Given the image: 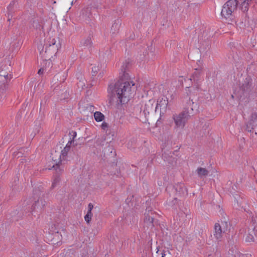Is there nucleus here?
I'll return each instance as SVG.
<instances>
[{
  "instance_id": "9d476101",
  "label": "nucleus",
  "mask_w": 257,
  "mask_h": 257,
  "mask_svg": "<svg viewBox=\"0 0 257 257\" xmlns=\"http://www.w3.org/2000/svg\"><path fill=\"white\" fill-rule=\"evenodd\" d=\"M168 104V100L167 98L163 96L162 98L158 99L156 106V110L160 109V113H164L167 110Z\"/></svg>"
},
{
  "instance_id": "f3484780",
  "label": "nucleus",
  "mask_w": 257,
  "mask_h": 257,
  "mask_svg": "<svg viewBox=\"0 0 257 257\" xmlns=\"http://www.w3.org/2000/svg\"><path fill=\"white\" fill-rule=\"evenodd\" d=\"M94 117L97 122L102 121L105 118L104 115L99 111H96L94 113Z\"/></svg>"
},
{
  "instance_id": "423d86ee",
  "label": "nucleus",
  "mask_w": 257,
  "mask_h": 257,
  "mask_svg": "<svg viewBox=\"0 0 257 257\" xmlns=\"http://www.w3.org/2000/svg\"><path fill=\"white\" fill-rule=\"evenodd\" d=\"M190 117L188 110H184L178 114H175L173 115V119L174 121L175 127L183 128Z\"/></svg>"
},
{
  "instance_id": "2f4dec72",
  "label": "nucleus",
  "mask_w": 257,
  "mask_h": 257,
  "mask_svg": "<svg viewBox=\"0 0 257 257\" xmlns=\"http://www.w3.org/2000/svg\"><path fill=\"white\" fill-rule=\"evenodd\" d=\"M189 105H190L191 104H194V102H192V100H189Z\"/></svg>"
},
{
  "instance_id": "c756f323",
  "label": "nucleus",
  "mask_w": 257,
  "mask_h": 257,
  "mask_svg": "<svg viewBox=\"0 0 257 257\" xmlns=\"http://www.w3.org/2000/svg\"><path fill=\"white\" fill-rule=\"evenodd\" d=\"M165 255L164 251L161 253V257H165Z\"/></svg>"
},
{
  "instance_id": "ddd939ff",
  "label": "nucleus",
  "mask_w": 257,
  "mask_h": 257,
  "mask_svg": "<svg viewBox=\"0 0 257 257\" xmlns=\"http://www.w3.org/2000/svg\"><path fill=\"white\" fill-rule=\"evenodd\" d=\"M120 25V20L117 19L115 20L110 29V33L111 34L112 36H114L118 33Z\"/></svg>"
},
{
  "instance_id": "5701e85b",
  "label": "nucleus",
  "mask_w": 257,
  "mask_h": 257,
  "mask_svg": "<svg viewBox=\"0 0 257 257\" xmlns=\"http://www.w3.org/2000/svg\"><path fill=\"white\" fill-rule=\"evenodd\" d=\"M251 221L255 226H257V213H255L254 215H253L251 217Z\"/></svg>"
},
{
  "instance_id": "6e6552de",
  "label": "nucleus",
  "mask_w": 257,
  "mask_h": 257,
  "mask_svg": "<svg viewBox=\"0 0 257 257\" xmlns=\"http://www.w3.org/2000/svg\"><path fill=\"white\" fill-rule=\"evenodd\" d=\"M154 212L151 210H147L145 213V217L144 220V227L145 228L152 229L154 225Z\"/></svg>"
},
{
  "instance_id": "393cba45",
  "label": "nucleus",
  "mask_w": 257,
  "mask_h": 257,
  "mask_svg": "<svg viewBox=\"0 0 257 257\" xmlns=\"http://www.w3.org/2000/svg\"><path fill=\"white\" fill-rule=\"evenodd\" d=\"M91 218L92 217L90 216H88V215H85V216H84V219H85V220L86 221V222H87V223H89L91 220Z\"/></svg>"
},
{
  "instance_id": "cd10ccee",
  "label": "nucleus",
  "mask_w": 257,
  "mask_h": 257,
  "mask_svg": "<svg viewBox=\"0 0 257 257\" xmlns=\"http://www.w3.org/2000/svg\"><path fill=\"white\" fill-rule=\"evenodd\" d=\"M59 180L58 179H56L54 181V182H53L52 185V187H54L56 186V183H57V182H59Z\"/></svg>"
},
{
  "instance_id": "4be33fe9",
  "label": "nucleus",
  "mask_w": 257,
  "mask_h": 257,
  "mask_svg": "<svg viewBox=\"0 0 257 257\" xmlns=\"http://www.w3.org/2000/svg\"><path fill=\"white\" fill-rule=\"evenodd\" d=\"M93 208V205L92 203H90L88 205V211L86 215H88V216L92 217L93 214L92 213V210Z\"/></svg>"
},
{
  "instance_id": "412c9836",
  "label": "nucleus",
  "mask_w": 257,
  "mask_h": 257,
  "mask_svg": "<svg viewBox=\"0 0 257 257\" xmlns=\"http://www.w3.org/2000/svg\"><path fill=\"white\" fill-rule=\"evenodd\" d=\"M91 43H92L91 40L89 38H87V39H86L85 40H84L82 42V45H84V46H86L87 47H90L91 45Z\"/></svg>"
},
{
  "instance_id": "9b49d317",
  "label": "nucleus",
  "mask_w": 257,
  "mask_h": 257,
  "mask_svg": "<svg viewBox=\"0 0 257 257\" xmlns=\"http://www.w3.org/2000/svg\"><path fill=\"white\" fill-rule=\"evenodd\" d=\"M245 240L247 242H251L255 240V238H257V226H250L247 232L246 233Z\"/></svg>"
},
{
  "instance_id": "473e14b6",
  "label": "nucleus",
  "mask_w": 257,
  "mask_h": 257,
  "mask_svg": "<svg viewBox=\"0 0 257 257\" xmlns=\"http://www.w3.org/2000/svg\"><path fill=\"white\" fill-rule=\"evenodd\" d=\"M12 3H11V4H10V5H9V7H8V9H9V8L12 6Z\"/></svg>"
},
{
  "instance_id": "72a5a7b5",
  "label": "nucleus",
  "mask_w": 257,
  "mask_h": 257,
  "mask_svg": "<svg viewBox=\"0 0 257 257\" xmlns=\"http://www.w3.org/2000/svg\"><path fill=\"white\" fill-rule=\"evenodd\" d=\"M191 110H193V108L192 107H191Z\"/></svg>"
},
{
  "instance_id": "6ab92c4d",
  "label": "nucleus",
  "mask_w": 257,
  "mask_h": 257,
  "mask_svg": "<svg viewBox=\"0 0 257 257\" xmlns=\"http://www.w3.org/2000/svg\"><path fill=\"white\" fill-rule=\"evenodd\" d=\"M153 109V104L152 103L151 100H149V102L146 103L145 105L144 111L147 112L148 113L149 111Z\"/></svg>"
},
{
  "instance_id": "c85d7f7f",
  "label": "nucleus",
  "mask_w": 257,
  "mask_h": 257,
  "mask_svg": "<svg viewBox=\"0 0 257 257\" xmlns=\"http://www.w3.org/2000/svg\"><path fill=\"white\" fill-rule=\"evenodd\" d=\"M44 70L43 68H41L39 70L38 73L39 75H41L44 73Z\"/></svg>"
},
{
  "instance_id": "39448f33",
  "label": "nucleus",
  "mask_w": 257,
  "mask_h": 257,
  "mask_svg": "<svg viewBox=\"0 0 257 257\" xmlns=\"http://www.w3.org/2000/svg\"><path fill=\"white\" fill-rule=\"evenodd\" d=\"M43 193L38 190H36L34 195V203L31 208V212H40L42 211L46 204V201L43 197Z\"/></svg>"
},
{
  "instance_id": "0eeeda50",
  "label": "nucleus",
  "mask_w": 257,
  "mask_h": 257,
  "mask_svg": "<svg viewBox=\"0 0 257 257\" xmlns=\"http://www.w3.org/2000/svg\"><path fill=\"white\" fill-rule=\"evenodd\" d=\"M229 224L226 221H221L216 223L214 225L213 235L217 240H220L223 234H226L229 230Z\"/></svg>"
},
{
  "instance_id": "b1692460",
  "label": "nucleus",
  "mask_w": 257,
  "mask_h": 257,
  "mask_svg": "<svg viewBox=\"0 0 257 257\" xmlns=\"http://www.w3.org/2000/svg\"><path fill=\"white\" fill-rule=\"evenodd\" d=\"M101 128L103 130H106L108 127V124L105 122H102L101 124Z\"/></svg>"
},
{
  "instance_id": "7c9ffc66",
  "label": "nucleus",
  "mask_w": 257,
  "mask_h": 257,
  "mask_svg": "<svg viewBox=\"0 0 257 257\" xmlns=\"http://www.w3.org/2000/svg\"><path fill=\"white\" fill-rule=\"evenodd\" d=\"M55 236L59 237V233H58V231H57V232H55Z\"/></svg>"
},
{
  "instance_id": "1a4fd4ad",
  "label": "nucleus",
  "mask_w": 257,
  "mask_h": 257,
  "mask_svg": "<svg viewBox=\"0 0 257 257\" xmlns=\"http://www.w3.org/2000/svg\"><path fill=\"white\" fill-rule=\"evenodd\" d=\"M10 78L8 74H0V100L5 97L4 92L7 88L8 81Z\"/></svg>"
},
{
  "instance_id": "20e7f679",
  "label": "nucleus",
  "mask_w": 257,
  "mask_h": 257,
  "mask_svg": "<svg viewBox=\"0 0 257 257\" xmlns=\"http://www.w3.org/2000/svg\"><path fill=\"white\" fill-rule=\"evenodd\" d=\"M61 47V44L58 38H51L48 41L47 46L46 47L45 51L41 52L42 57L45 60H50L53 56L57 53L59 49Z\"/></svg>"
},
{
  "instance_id": "f8f14e48",
  "label": "nucleus",
  "mask_w": 257,
  "mask_h": 257,
  "mask_svg": "<svg viewBox=\"0 0 257 257\" xmlns=\"http://www.w3.org/2000/svg\"><path fill=\"white\" fill-rule=\"evenodd\" d=\"M257 126V113H253L249 117L248 121L246 124V130L248 132H251L254 127Z\"/></svg>"
},
{
  "instance_id": "f257e3e1",
  "label": "nucleus",
  "mask_w": 257,
  "mask_h": 257,
  "mask_svg": "<svg viewBox=\"0 0 257 257\" xmlns=\"http://www.w3.org/2000/svg\"><path fill=\"white\" fill-rule=\"evenodd\" d=\"M134 85L128 74H124L114 84L109 85L108 93L110 101L117 104L126 103L132 93V86Z\"/></svg>"
},
{
  "instance_id": "4468645a",
  "label": "nucleus",
  "mask_w": 257,
  "mask_h": 257,
  "mask_svg": "<svg viewBox=\"0 0 257 257\" xmlns=\"http://www.w3.org/2000/svg\"><path fill=\"white\" fill-rule=\"evenodd\" d=\"M98 76L101 77L104 74V70H102V66L98 65L97 66H94L92 68V73L93 76H96L98 73Z\"/></svg>"
},
{
  "instance_id": "bb28decb",
  "label": "nucleus",
  "mask_w": 257,
  "mask_h": 257,
  "mask_svg": "<svg viewBox=\"0 0 257 257\" xmlns=\"http://www.w3.org/2000/svg\"><path fill=\"white\" fill-rule=\"evenodd\" d=\"M177 202V199L175 198L172 201V202H169V205L171 206H173Z\"/></svg>"
},
{
  "instance_id": "f704fd0d",
  "label": "nucleus",
  "mask_w": 257,
  "mask_h": 257,
  "mask_svg": "<svg viewBox=\"0 0 257 257\" xmlns=\"http://www.w3.org/2000/svg\"><path fill=\"white\" fill-rule=\"evenodd\" d=\"M236 203H237V204H238V201H236ZM237 206H238V205H237Z\"/></svg>"
},
{
  "instance_id": "a878e982",
  "label": "nucleus",
  "mask_w": 257,
  "mask_h": 257,
  "mask_svg": "<svg viewBox=\"0 0 257 257\" xmlns=\"http://www.w3.org/2000/svg\"><path fill=\"white\" fill-rule=\"evenodd\" d=\"M238 257H251V255L249 254H238Z\"/></svg>"
},
{
  "instance_id": "7ed1b4c3",
  "label": "nucleus",
  "mask_w": 257,
  "mask_h": 257,
  "mask_svg": "<svg viewBox=\"0 0 257 257\" xmlns=\"http://www.w3.org/2000/svg\"><path fill=\"white\" fill-rule=\"evenodd\" d=\"M72 142V141H69L61 152L55 151L51 153L52 168H55L57 170V167L66 163L68 153L70 149Z\"/></svg>"
},
{
  "instance_id": "dca6fc26",
  "label": "nucleus",
  "mask_w": 257,
  "mask_h": 257,
  "mask_svg": "<svg viewBox=\"0 0 257 257\" xmlns=\"http://www.w3.org/2000/svg\"><path fill=\"white\" fill-rule=\"evenodd\" d=\"M196 172L198 177L201 178L207 176L209 173V171L206 169L202 167L198 168Z\"/></svg>"
},
{
  "instance_id": "a211bd4d",
  "label": "nucleus",
  "mask_w": 257,
  "mask_h": 257,
  "mask_svg": "<svg viewBox=\"0 0 257 257\" xmlns=\"http://www.w3.org/2000/svg\"><path fill=\"white\" fill-rule=\"evenodd\" d=\"M130 67V61L128 60H126L125 62H124L122 64V65L121 66V72L123 73V74L122 76H123L124 74L127 73L126 71L127 69H128Z\"/></svg>"
},
{
  "instance_id": "f03ea898",
  "label": "nucleus",
  "mask_w": 257,
  "mask_h": 257,
  "mask_svg": "<svg viewBox=\"0 0 257 257\" xmlns=\"http://www.w3.org/2000/svg\"><path fill=\"white\" fill-rule=\"evenodd\" d=\"M251 0H228L223 6L221 12V16L230 22L234 20V13L239 6L240 10L244 12L247 11Z\"/></svg>"
},
{
  "instance_id": "aec40b11",
  "label": "nucleus",
  "mask_w": 257,
  "mask_h": 257,
  "mask_svg": "<svg viewBox=\"0 0 257 257\" xmlns=\"http://www.w3.org/2000/svg\"><path fill=\"white\" fill-rule=\"evenodd\" d=\"M200 74V71L199 70L196 69L195 71L192 75V77L190 78V80H193L194 81L197 80Z\"/></svg>"
},
{
  "instance_id": "2eb2a0df",
  "label": "nucleus",
  "mask_w": 257,
  "mask_h": 257,
  "mask_svg": "<svg viewBox=\"0 0 257 257\" xmlns=\"http://www.w3.org/2000/svg\"><path fill=\"white\" fill-rule=\"evenodd\" d=\"M251 86V79L250 77L245 79L244 82L242 84L241 88L244 91H247L250 89Z\"/></svg>"
}]
</instances>
